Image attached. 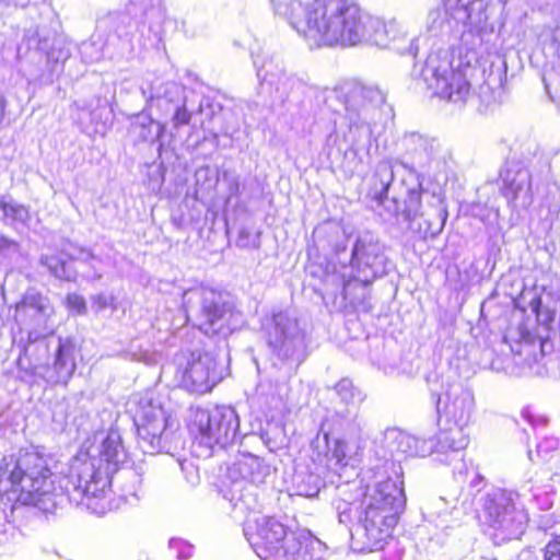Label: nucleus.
<instances>
[{
  "label": "nucleus",
  "mask_w": 560,
  "mask_h": 560,
  "mask_svg": "<svg viewBox=\"0 0 560 560\" xmlns=\"http://www.w3.org/2000/svg\"><path fill=\"white\" fill-rule=\"evenodd\" d=\"M276 12L288 16L290 24L311 46L352 47L363 44L370 14L352 0L330 1L310 9L308 0L291 1Z\"/></svg>",
  "instance_id": "1"
},
{
  "label": "nucleus",
  "mask_w": 560,
  "mask_h": 560,
  "mask_svg": "<svg viewBox=\"0 0 560 560\" xmlns=\"http://www.w3.org/2000/svg\"><path fill=\"white\" fill-rule=\"evenodd\" d=\"M406 505L402 481L387 478L368 487L359 524L351 532L355 548L375 551L384 547Z\"/></svg>",
  "instance_id": "2"
},
{
  "label": "nucleus",
  "mask_w": 560,
  "mask_h": 560,
  "mask_svg": "<svg viewBox=\"0 0 560 560\" xmlns=\"http://www.w3.org/2000/svg\"><path fill=\"white\" fill-rule=\"evenodd\" d=\"M375 176L380 180V189L375 186L374 195L375 199L380 205L392 212L394 215H401L405 221L409 223V230L417 234L420 238L435 237L444 229L447 211L442 203V200L432 196L435 203V215L434 220L427 219L425 226L418 220V215L421 214V192L419 190L408 191L407 198L404 201V208L400 209L399 202L387 197L389 186L394 179V170L389 161H382L378 163L375 172Z\"/></svg>",
  "instance_id": "3"
},
{
  "label": "nucleus",
  "mask_w": 560,
  "mask_h": 560,
  "mask_svg": "<svg viewBox=\"0 0 560 560\" xmlns=\"http://www.w3.org/2000/svg\"><path fill=\"white\" fill-rule=\"evenodd\" d=\"M384 253L382 244L371 234L364 233L357 237L350 257L351 279L341 276V294L354 307L363 306L366 285L383 273Z\"/></svg>",
  "instance_id": "4"
},
{
  "label": "nucleus",
  "mask_w": 560,
  "mask_h": 560,
  "mask_svg": "<svg viewBox=\"0 0 560 560\" xmlns=\"http://www.w3.org/2000/svg\"><path fill=\"white\" fill-rule=\"evenodd\" d=\"M126 460L127 452L120 433L109 429L102 440L98 454L75 467L79 477L78 488L85 495L97 497L104 493L110 488L114 475L121 469Z\"/></svg>",
  "instance_id": "5"
},
{
  "label": "nucleus",
  "mask_w": 560,
  "mask_h": 560,
  "mask_svg": "<svg viewBox=\"0 0 560 560\" xmlns=\"http://www.w3.org/2000/svg\"><path fill=\"white\" fill-rule=\"evenodd\" d=\"M474 411L472 393L459 384L450 386L438 401L440 421L443 422L438 435L439 450L460 451L468 445L469 439L464 430L470 423Z\"/></svg>",
  "instance_id": "6"
},
{
  "label": "nucleus",
  "mask_w": 560,
  "mask_h": 560,
  "mask_svg": "<svg viewBox=\"0 0 560 560\" xmlns=\"http://www.w3.org/2000/svg\"><path fill=\"white\" fill-rule=\"evenodd\" d=\"M480 518L495 544L518 538L527 523V514L516 508L513 493L502 489L482 498Z\"/></svg>",
  "instance_id": "7"
},
{
  "label": "nucleus",
  "mask_w": 560,
  "mask_h": 560,
  "mask_svg": "<svg viewBox=\"0 0 560 560\" xmlns=\"http://www.w3.org/2000/svg\"><path fill=\"white\" fill-rule=\"evenodd\" d=\"M420 77L435 95L448 101H464L469 93L470 85L460 65H454V57L447 50L430 54L421 68Z\"/></svg>",
  "instance_id": "8"
},
{
  "label": "nucleus",
  "mask_w": 560,
  "mask_h": 560,
  "mask_svg": "<svg viewBox=\"0 0 560 560\" xmlns=\"http://www.w3.org/2000/svg\"><path fill=\"white\" fill-rule=\"evenodd\" d=\"M260 560H283L288 555L319 544L310 532H287L283 524L275 518L265 520L259 526L255 539L250 542Z\"/></svg>",
  "instance_id": "9"
},
{
  "label": "nucleus",
  "mask_w": 560,
  "mask_h": 560,
  "mask_svg": "<svg viewBox=\"0 0 560 560\" xmlns=\"http://www.w3.org/2000/svg\"><path fill=\"white\" fill-rule=\"evenodd\" d=\"M238 427V417L232 409L215 407L196 410L188 429L192 444L210 454L215 446L228 445Z\"/></svg>",
  "instance_id": "10"
},
{
  "label": "nucleus",
  "mask_w": 560,
  "mask_h": 560,
  "mask_svg": "<svg viewBox=\"0 0 560 560\" xmlns=\"http://www.w3.org/2000/svg\"><path fill=\"white\" fill-rule=\"evenodd\" d=\"M385 103L384 94L376 88L355 89L346 104V117L349 121V131L352 143L359 144L370 141L378 116L380 107Z\"/></svg>",
  "instance_id": "11"
},
{
  "label": "nucleus",
  "mask_w": 560,
  "mask_h": 560,
  "mask_svg": "<svg viewBox=\"0 0 560 560\" xmlns=\"http://www.w3.org/2000/svg\"><path fill=\"white\" fill-rule=\"evenodd\" d=\"M268 345L283 361L300 363L305 358V336L295 317L287 312L273 314L268 326Z\"/></svg>",
  "instance_id": "12"
},
{
  "label": "nucleus",
  "mask_w": 560,
  "mask_h": 560,
  "mask_svg": "<svg viewBox=\"0 0 560 560\" xmlns=\"http://www.w3.org/2000/svg\"><path fill=\"white\" fill-rule=\"evenodd\" d=\"M502 194L514 211L527 210L534 202L533 175L527 166L510 161L501 172Z\"/></svg>",
  "instance_id": "13"
},
{
  "label": "nucleus",
  "mask_w": 560,
  "mask_h": 560,
  "mask_svg": "<svg viewBox=\"0 0 560 560\" xmlns=\"http://www.w3.org/2000/svg\"><path fill=\"white\" fill-rule=\"evenodd\" d=\"M26 471L28 482L22 491L20 503L36 506L56 491L55 474L48 462L38 453L26 455Z\"/></svg>",
  "instance_id": "14"
},
{
  "label": "nucleus",
  "mask_w": 560,
  "mask_h": 560,
  "mask_svg": "<svg viewBox=\"0 0 560 560\" xmlns=\"http://www.w3.org/2000/svg\"><path fill=\"white\" fill-rule=\"evenodd\" d=\"M95 258L93 252L79 244L65 240L59 246L42 256V264L58 279L74 281L78 272L73 268L75 261H90Z\"/></svg>",
  "instance_id": "15"
},
{
  "label": "nucleus",
  "mask_w": 560,
  "mask_h": 560,
  "mask_svg": "<svg viewBox=\"0 0 560 560\" xmlns=\"http://www.w3.org/2000/svg\"><path fill=\"white\" fill-rule=\"evenodd\" d=\"M137 435L144 452L154 453L162 447L165 430V419L160 406H154L151 399H140L135 416Z\"/></svg>",
  "instance_id": "16"
},
{
  "label": "nucleus",
  "mask_w": 560,
  "mask_h": 560,
  "mask_svg": "<svg viewBox=\"0 0 560 560\" xmlns=\"http://www.w3.org/2000/svg\"><path fill=\"white\" fill-rule=\"evenodd\" d=\"M199 298L201 301L199 327L214 334L230 329L236 315L234 306L226 302L220 292L212 289H201Z\"/></svg>",
  "instance_id": "17"
},
{
  "label": "nucleus",
  "mask_w": 560,
  "mask_h": 560,
  "mask_svg": "<svg viewBox=\"0 0 560 560\" xmlns=\"http://www.w3.org/2000/svg\"><path fill=\"white\" fill-rule=\"evenodd\" d=\"M398 143L411 170L428 167L440 151L435 138L416 131L405 132Z\"/></svg>",
  "instance_id": "18"
},
{
  "label": "nucleus",
  "mask_w": 560,
  "mask_h": 560,
  "mask_svg": "<svg viewBox=\"0 0 560 560\" xmlns=\"http://www.w3.org/2000/svg\"><path fill=\"white\" fill-rule=\"evenodd\" d=\"M518 339L515 346H511L513 360L516 364L528 368L534 373H540L538 363L545 357L547 341L534 336L524 326L517 328Z\"/></svg>",
  "instance_id": "19"
},
{
  "label": "nucleus",
  "mask_w": 560,
  "mask_h": 560,
  "mask_svg": "<svg viewBox=\"0 0 560 560\" xmlns=\"http://www.w3.org/2000/svg\"><path fill=\"white\" fill-rule=\"evenodd\" d=\"M26 474V467L23 468L19 460H2L0 463V495L14 494L15 501L20 502L25 488L23 481Z\"/></svg>",
  "instance_id": "20"
},
{
  "label": "nucleus",
  "mask_w": 560,
  "mask_h": 560,
  "mask_svg": "<svg viewBox=\"0 0 560 560\" xmlns=\"http://www.w3.org/2000/svg\"><path fill=\"white\" fill-rule=\"evenodd\" d=\"M183 385L194 393L209 392L213 385L209 364L200 359L188 363L182 374Z\"/></svg>",
  "instance_id": "21"
},
{
  "label": "nucleus",
  "mask_w": 560,
  "mask_h": 560,
  "mask_svg": "<svg viewBox=\"0 0 560 560\" xmlns=\"http://www.w3.org/2000/svg\"><path fill=\"white\" fill-rule=\"evenodd\" d=\"M483 8V0H444L445 14L463 24L480 23Z\"/></svg>",
  "instance_id": "22"
},
{
  "label": "nucleus",
  "mask_w": 560,
  "mask_h": 560,
  "mask_svg": "<svg viewBox=\"0 0 560 560\" xmlns=\"http://www.w3.org/2000/svg\"><path fill=\"white\" fill-rule=\"evenodd\" d=\"M254 65L257 68V77L262 81V84L275 88V92L280 100L289 96L295 84V80L291 75L282 70L271 71V61L268 62V69H266V63L259 65L257 59L254 60Z\"/></svg>",
  "instance_id": "23"
},
{
  "label": "nucleus",
  "mask_w": 560,
  "mask_h": 560,
  "mask_svg": "<svg viewBox=\"0 0 560 560\" xmlns=\"http://www.w3.org/2000/svg\"><path fill=\"white\" fill-rule=\"evenodd\" d=\"M394 444L396 446V451L405 454L406 456L425 457L433 452V446H436V450L442 452L439 450L438 441L421 440L406 432H398L395 436Z\"/></svg>",
  "instance_id": "24"
},
{
  "label": "nucleus",
  "mask_w": 560,
  "mask_h": 560,
  "mask_svg": "<svg viewBox=\"0 0 560 560\" xmlns=\"http://www.w3.org/2000/svg\"><path fill=\"white\" fill-rule=\"evenodd\" d=\"M245 489V481L240 464H233L226 467L225 474L220 481V491L225 499L233 504L242 501Z\"/></svg>",
  "instance_id": "25"
},
{
  "label": "nucleus",
  "mask_w": 560,
  "mask_h": 560,
  "mask_svg": "<svg viewBox=\"0 0 560 560\" xmlns=\"http://www.w3.org/2000/svg\"><path fill=\"white\" fill-rule=\"evenodd\" d=\"M530 305L536 314L537 322L545 327H549L553 323L557 312L560 310V295L546 293L542 296L534 299Z\"/></svg>",
  "instance_id": "26"
},
{
  "label": "nucleus",
  "mask_w": 560,
  "mask_h": 560,
  "mask_svg": "<svg viewBox=\"0 0 560 560\" xmlns=\"http://www.w3.org/2000/svg\"><path fill=\"white\" fill-rule=\"evenodd\" d=\"M370 26L366 27V36L363 37V43H372L381 47H389V35L396 32V20L383 22L380 19L370 15Z\"/></svg>",
  "instance_id": "27"
},
{
  "label": "nucleus",
  "mask_w": 560,
  "mask_h": 560,
  "mask_svg": "<svg viewBox=\"0 0 560 560\" xmlns=\"http://www.w3.org/2000/svg\"><path fill=\"white\" fill-rule=\"evenodd\" d=\"M271 468L258 456L247 453V482L255 486L264 485L270 477Z\"/></svg>",
  "instance_id": "28"
},
{
  "label": "nucleus",
  "mask_w": 560,
  "mask_h": 560,
  "mask_svg": "<svg viewBox=\"0 0 560 560\" xmlns=\"http://www.w3.org/2000/svg\"><path fill=\"white\" fill-rule=\"evenodd\" d=\"M295 493L304 498H314L320 489L318 476L313 474H296L294 476Z\"/></svg>",
  "instance_id": "29"
},
{
  "label": "nucleus",
  "mask_w": 560,
  "mask_h": 560,
  "mask_svg": "<svg viewBox=\"0 0 560 560\" xmlns=\"http://www.w3.org/2000/svg\"><path fill=\"white\" fill-rule=\"evenodd\" d=\"M389 47L397 50L400 54H416L413 37H409L405 26L396 21V32H393L389 36Z\"/></svg>",
  "instance_id": "30"
},
{
  "label": "nucleus",
  "mask_w": 560,
  "mask_h": 560,
  "mask_svg": "<svg viewBox=\"0 0 560 560\" xmlns=\"http://www.w3.org/2000/svg\"><path fill=\"white\" fill-rule=\"evenodd\" d=\"M335 389L346 404L361 402L364 399L362 393L353 386L352 381L349 378H342L338 382Z\"/></svg>",
  "instance_id": "31"
},
{
  "label": "nucleus",
  "mask_w": 560,
  "mask_h": 560,
  "mask_svg": "<svg viewBox=\"0 0 560 560\" xmlns=\"http://www.w3.org/2000/svg\"><path fill=\"white\" fill-rule=\"evenodd\" d=\"M31 308L39 314H45L48 308V300L42 293L26 294L16 304V310Z\"/></svg>",
  "instance_id": "32"
},
{
  "label": "nucleus",
  "mask_w": 560,
  "mask_h": 560,
  "mask_svg": "<svg viewBox=\"0 0 560 560\" xmlns=\"http://www.w3.org/2000/svg\"><path fill=\"white\" fill-rule=\"evenodd\" d=\"M65 305L68 310L79 315H84L88 311L85 299L78 293H68L65 299Z\"/></svg>",
  "instance_id": "33"
},
{
  "label": "nucleus",
  "mask_w": 560,
  "mask_h": 560,
  "mask_svg": "<svg viewBox=\"0 0 560 560\" xmlns=\"http://www.w3.org/2000/svg\"><path fill=\"white\" fill-rule=\"evenodd\" d=\"M544 202L549 210L556 211L560 209V186L557 183L547 185V195L544 198Z\"/></svg>",
  "instance_id": "34"
},
{
  "label": "nucleus",
  "mask_w": 560,
  "mask_h": 560,
  "mask_svg": "<svg viewBox=\"0 0 560 560\" xmlns=\"http://www.w3.org/2000/svg\"><path fill=\"white\" fill-rule=\"evenodd\" d=\"M559 446V440L553 436H547L541 440L537 445V456L541 459H547L549 455L557 451Z\"/></svg>",
  "instance_id": "35"
},
{
  "label": "nucleus",
  "mask_w": 560,
  "mask_h": 560,
  "mask_svg": "<svg viewBox=\"0 0 560 560\" xmlns=\"http://www.w3.org/2000/svg\"><path fill=\"white\" fill-rule=\"evenodd\" d=\"M347 443L342 440H336L334 448L331 451V457L336 460V464L340 466L347 465Z\"/></svg>",
  "instance_id": "36"
},
{
  "label": "nucleus",
  "mask_w": 560,
  "mask_h": 560,
  "mask_svg": "<svg viewBox=\"0 0 560 560\" xmlns=\"http://www.w3.org/2000/svg\"><path fill=\"white\" fill-rule=\"evenodd\" d=\"M544 560H560V535L546 545Z\"/></svg>",
  "instance_id": "37"
},
{
  "label": "nucleus",
  "mask_w": 560,
  "mask_h": 560,
  "mask_svg": "<svg viewBox=\"0 0 560 560\" xmlns=\"http://www.w3.org/2000/svg\"><path fill=\"white\" fill-rule=\"evenodd\" d=\"M191 114L185 106H179L176 108L173 122L175 127L186 126L190 122Z\"/></svg>",
  "instance_id": "38"
},
{
  "label": "nucleus",
  "mask_w": 560,
  "mask_h": 560,
  "mask_svg": "<svg viewBox=\"0 0 560 560\" xmlns=\"http://www.w3.org/2000/svg\"><path fill=\"white\" fill-rule=\"evenodd\" d=\"M314 545L310 546L306 550L294 552L293 555H288V558L283 560H320L319 558L314 559L310 556V548H313Z\"/></svg>",
  "instance_id": "39"
},
{
  "label": "nucleus",
  "mask_w": 560,
  "mask_h": 560,
  "mask_svg": "<svg viewBox=\"0 0 560 560\" xmlns=\"http://www.w3.org/2000/svg\"><path fill=\"white\" fill-rule=\"evenodd\" d=\"M435 215V203H433L430 209H427L418 215V220L422 223V226H425V220L431 219L434 220Z\"/></svg>",
  "instance_id": "40"
},
{
  "label": "nucleus",
  "mask_w": 560,
  "mask_h": 560,
  "mask_svg": "<svg viewBox=\"0 0 560 560\" xmlns=\"http://www.w3.org/2000/svg\"><path fill=\"white\" fill-rule=\"evenodd\" d=\"M429 16L432 19V23L430 25V28L432 31L440 30L442 27V24H443V20L438 21L439 18H441V11L440 10L433 11V12L430 13Z\"/></svg>",
  "instance_id": "41"
},
{
  "label": "nucleus",
  "mask_w": 560,
  "mask_h": 560,
  "mask_svg": "<svg viewBox=\"0 0 560 560\" xmlns=\"http://www.w3.org/2000/svg\"><path fill=\"white\" fill-rule=\"evenodd\" d=\"M0 209L8 214L11 212H16L19 210L18 206L10 205L9 202H5L4 200H0Z\"/></svg>",
  "instance_id": "42"
},
{
  "label": "nucleus",
  "mask_w": 560,
  "mask_h": 560,
  "mask_svg": "<svg viewBox=\"0 0 560 560\" xmlns=\"http://www.w3.org/2000/svg\"><path fill=\"white\" fill-rule=\"evenodd\" d=\"M552 42L560 48V25H558L552 32Z\"/></svg>",
  "instance_id": "43"
},
{
  "label": "nucleus",
  "mask_w": 560,
  "mask_h": 560,
  "mask_svg": "<svg viewBox=\"0 0 560 560\" xmlns=\"http://www.w3.org/2000/svg\"><path fill=\"white\" fill-rule=\"evenodd\" d=\"M66 348L65 346L60 345L57 349V353H56V361L57 362H61V359H62V355H63V352H65Z\"/></svg>",
  "instance_id": "44"
},
{
  "label": "nucleus",
  "mask_w": 560,
  "mask_h": 560,
  "mask_svg": "<svg viewBox=\"0 0 560 560\" xmlns=\"http://www.w3.org/2000/svg\"><path fill=\"white\" fill-rule=\"evenodd\" d=\"M348 518L346 511L339 513V522L345 523Z\"/></svg>",
  "instance_id": "45"
},
{
  "label": "nucleus",
  "mask_w": 560,
  "mask_h": 560,
  "mask_svg": "<svg viewBox=\"0 0 560 560\" xmlns=\"http://www.w3.org/2000/svg\"><path fill=\"white\" fill-rule=\"evenodd\" d=\"M345 250H346V246H343V247H339V246H338V247L336 248V253H337V254H339L340 252H345Z\"/></svg>",
  "instance_id": "46"
}]
</instances>
